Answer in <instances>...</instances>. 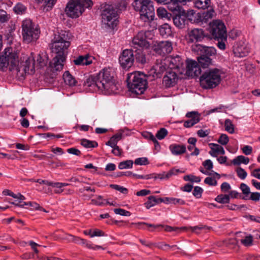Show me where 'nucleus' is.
Here are the masks:
<instances>
[{"mask_svg": "<svg viewBox=\"0 0 260 260\" xmlns=\"http://www.w3.org/2000/svg\"><path fill=\"white\" fill-rule=\"evenodd\" d=\"M0 68L4 71L8 68L11 71L16 70L18 76L24 77L34 73V58L25 55L19 59L18 51L12 47H7L0 55Z\"/></svg>", "mask_w": 260, "mask_h": 260, "instance_id": "obj_1", "label": "nucleus"}, {"mask_svg": "<svg viewBox=\"0 0 260 260\" xmlns=\"http://www.w3.org/2000/svg\"><path fill=\"white\" fill-rule=\"evenodd\" d=\"M84 86L91 91H99L105 94L114 93L117 90L110 69H104L95 76L89 77L85 81Z\"/></svg>", "mask_w": 260, "mask_h": 260, "instance_id": "obj_2", "label": "nucleus"}, {"mask_svg": "<svg viewBox=\"0 0 260 260\" xmlns=\"http://www.w3.org/2000/svg\"><path fill=\"white\" fill-rule=\"evenodd\" d=\"M126 81L129 90L136 94L143 93L146 89V77L139 73H131L128 75Z\"/></svg>", "mask_w": 260, "mask_h": 260, "instance_id": "obj_3", "label": "nucleus"}, {"mask_svg": "<svg viewBox=\"0 0 260 260\" xmlns=\"http://www.w3.org/2000/svg\"><path fill=\"white\" fill-rule=\"evenodd\" d=\"M22 28V38L25 43L34 42L39 39L40 34L39 26L30 19L26 18L23 21Z\"/></svg>", "mask_w": 260, "mask_h": 260, "instance_id": "obj_4", "label": "nucleus"}, {"mask_svg": "<svg viewBox=\"0 0 260 260\" xmlns=\"http://www.w3.org/2000/svg\"><path fill=\"white\" fill-rule=\"evenodd\" d=\"M200 84L204 89H211L216 87L221 80V72L217 69L207 70L200 77Z\"/></svg>", "mask_w": 260, "mask_h": 260, "instance_id": "obj_5", "label": "nucleus"}, {"mask_svg": "<svg viewBox=\"0 0 260 260\" xmlns=\"http://www.w3.org/2000/svg\"><path fill=\"white\" fill-rule=\"evenodd\" d=\"M91 0H70L66 6L65 12L70 16H80L86 8L91 7Z\"/></svg>", "mask_w": 260, "mask_h": 260, "instance_id": "obj_6", "label": "nucleus"}, {"mask_svg": "<svg viewBox=\"0 0 260 260\" xmlns=\"http://www.w3.org/2000/svg\"><path fill=\"white\" fill-rule=\"evenodd\" d=\"M127 6L125 0H119L113 5L103 4L101 6V16H118L126 10Z\"/></svg>", "mask_w": 260, "mask_h": 260, "instance_id": "obj_7", "label": "nucleus"}, {"mask_svg": "<svg viewBox=\"0 0 260 260\" xmlns=\"http://www.w3.org/2000/svg\"><path fill=\"white\" fill-rule=\"evenodd\" d=\"M66 31H61L58 35H55L52 43V51L58 56L66 57L67 49L70 45L69 41H67L68 35L66 36Z\"/></svg>", "mask_w": 260, "mask_h": 260, "instance_id": "obj_8", "label": "nucleus"}, {"mask_svg": "<svg viewBox=\"0 0 260 260\" xmlns=\"http://www.w3.org/2000/svg\"><path fill=\"white\" fill-rule=\"evenodd\" d=\"M153 36L151 31H141L133 38L132 45L137 49H147L150 46L149 40H151Z\"/></svg>", "mask_w": 260, "mask_h": 260, "instance_id": "obj_9", "label": "nucleus"}, {"mask_svg": "<svg viewBox=\"0 0 260 260\" xmlns=\"http://www.w3.org/2000/svg\"><path fill=\"white\" fill-rule=\"evenodd\" d=\"M158 3L168 4V9L172 12L173 16H191L194 12L193 10L187 12L178 3H181V0H155Z\"/></svg>", "mask_w": 260, "mask_h": 260, "instance_id": "obj_10", "label": "nucleus"}, {"mask_svg": "<svg viewBox=\"0 0 260 260\" xmlns=\"http://www.w3.org/2000/svg\"><path fill=\"white\" fill-rule=\"evenodd\" d=\"M133 6L140 16H154V8L151 0H135Z\"/></svg>", "mask_w": 260, "mask_h": 260, "instance_id": "obj_11", "label": "nucleus"}, {"mask_svg": "<svg viewBox=\"0 0 260 260\" xmlns=\"http://www.w3.org/2000/svg\"><path fill=\"white\" fill-rule=\"evenodd\" d=\"M208 31L214 39L225 38L226 27L222 21L220 20H213L208 23Z\"/></svg>", "mask_w": 260, "mask_h": 260, "instance_id": "obj_12", "label": "nucleus"}, {"mask_svg": "<svg viewBox=\"0 0 260 260\" xmlns=\"http://www.w3.org/2000/svg\"><path fill=\"white\" fill-rule=\"evenodd\" d=\"M120 66L123 69H129L134 61V55L132 50L125 49L123 51L119 58Z\"/></svg>", "mask_w": 260, "mask_h": 260, "instance_id": "obj_13", "label": "nucleus"}, {"mask_svg": "<svg viewBox=\"0 0 260 260\" xmlns=\"http://www.w3.org/2000/svg\"><path fill=\"white\" fill-rule=\"evenodd\" d=\"M166 59V62L168 64V68L170 69H178L180 71V73H182L184 69V65L183 60L179 55H176L175 57L168 56Z\"/></svg>", "mask_w": 260, "mask_h": 260, "instance_id": "obj_14", "label": "nucleus"}, {"mask_svg": "<svg viewBox=\"0 0 260 260\" xmlns=\"http://www.w3.org/2000/svg\"><path fill=\"white\" fill-rule=\"evenodd\" d=\"M153 50L157 53L165 55L170 53L172 49V44L169 41L156 42L153 46Z\"/></svg>", "mask_w": 260, "mask_h": 260, "instance_id": "obj_15", "label": "nucleus"}, {"mask_svg": "<svg viewBox=\"0 0 260 260\" xmlns=\"http://www.w3.org/2000/svg\"><path fill=\"white\" fill-rule=\"evenodd\" d=\"M186 68V74L188 76L193 77L197 76L200 72L198 64L194 60H187Z\"/></svg>", "mask_w": 260, "mask_h": 260, "instance_id": "obj_16", "label": "nucleus"}, {"mask_svg": "<svg viewBox=\"0 0 260 260\" xmlns=\"http://www.w3.org/2000/svg\"><path fill=\"white\" fill-rule=\"evenodd\" d=\"M178 80L176 73L173 71H169L165 75L163 78V84L167 87L174 86Z\"/></svg>", "mask_w": 260, "mask_h": 260, "instance_id": "obj_17", "label": "nucleus"}, {"mask_svg": "<svg viewBox=\"0 0 260 260\" xmlns=\"http://www.w3.org/2000/svg\"><path fill=\"white\" fill-rule=\"evenodd\" d=\"M101 23L103 28L110 30L117 26L118 20L116 17H102Z\"/></svg>", "mask_w": 260, "mask_h": 260, "instance_id": "obj_18", "label": "nucleus"}, {"mask_svg": "<svg viewBox=\"0 0 260 260\" xmlns=\"http://www.w3.org/2000/svg\"><path fill=\"white\" fill-rule=\"evenodd\" d=\"M94 59L93 56L86 54L85 55L78 56L74 59L73 62L77 66H88L92 63Z\"/></svg>", "mask_w": 260, "mask_h": 260, "instance_id": "obj_19", "label": "nucleus"}, {"mask_svg": "<svg viewBox=\"0 0 260 260\" xmlns=\"http://www.w3.org/2000/svg\"><path fill=\"white\" fill-rule=\"evenodd\" d=\"M186 116L190 119L184 121L183 125L185 127H190L200 121V115L198 112L194 111L188 112Z\"/></svg>", "mask_w": 260, "mask_h": 260, "instance_id": "obj_20", "label": "nucleus"}, {"mask_svg": "<svg viewBox=\"0 0 260 260\" xmlns=\"http://www.w3.org/2000/svg\"><path fill=\"white\" fill-rule=\"evenodd\" d=\"M66 57L56 55L53 59L51 67L53 71H60L62 70Z\"/></svg>", "mask_w": 260, "mask_h": 260, "instance_id": "obj_21", "label": "nucleus"}, {"mask_svg": "<svg viewBox=\"0 0 260 260\" xmlns=\"http://www.w3.org/2000/svg\"><path fill=\"white\" fill-rule=\"evenodd\" d=\"M249 49L243 44H238L234 46L233 52L235 56L243 57L246 56L249 52Z\"/></svg>", "mask_w": 260, "mask_h": 260, "instance_id": "obj_22", "label": "nucleus"}, {"mask_svg": "<svg viewBox=\"0 0 260 260\" xmlns=\"http://www.w3.org/2000/svg\"><path fill=\"white\" fill-rule=\"evenodd\" d=\"M203 31L201 29H193L188 33V40L189 42L200 41L203 38Z\"/></svg>", "mask_w": 260, "mask_h": 260, "instance_id": "obj_23", "label": "nucleus"}, {"mask_svg": "<svg viewBox=\"0 0 260 260\" xmlns=\"http://www.w3.org/2000/svg\"><path fill=\"white\" fill-rule=\"evenodd\" d=\"M209 146L211 148L209 154L211 156L217 157L218 154H224L225 151L221 146L215 143H210Z\"/></svg>", "mask_w": 260, "mask_h": 260, "instance_id": "obj_24", "label": "nucleus"}, {"mask_svg": "<svg viewBox=\"0 0 260 260\" xmlns=\"http://www.w3.org/2000/svg\"><path fill=\"white\" fill-rule=\"evenodd\" d=\"M28 56V55H27ZM29 56H32L34 60V69L36 68H41L46 66L47 64V60L46 57L42 56L40 54H38L35 57L31 54Z\"/></svg>", "mask_w": 260, "mask_h": 260, "instance_id": "obj_25", "label": "nucleus"}, {"mask_svg": "<svg viewBox=\"0 0 260 260\" xmlns=\"http://www.w3.org/2000/svg\"><path fill=\"white\" fill-rule=\"evenodd\" d=\"M168 19L170 20L171 17H167ZM174 25L179 28H182L188 24L189 21V18L188 17H172Z\"/></svg>", "mask_w": 260, "mask_h": 260, "instance_id": "obj_26", "label": "nucleus"}, {"mask_svg": "<svg viewBox=\"0 0 260 260\" xmlns=\"http://www.w3.org/2000/svg\"><path fill=\"white\" fill-rule=\"evenodd\" d=\"M169 149L172 153L175 155H178L184 153L186 151V147L184 145L172 144L170 146Z\"/></svg>", "mask_w": 260, "mask_h": 260, "instance_id": "obj_27", "label": "nucleus"}, {"mask_svg": "<svg viewBox=\"0 0 260 260\" xmlns=\"http://www.w3.org/2000/svg\"><path fill=\"white\" fill-rule=\"evenodd\" d=\"M200 65L203 68H206L212 64V59L208 56L202 55L198 57Z\"/></svg>", "mask_w": 260, "mask_h": 260, "instance_id": "obj_28", "label": "nucleus"}, {"mask_svg": "<svg viewBox=\"0 0 260 260\" xmlns=\"http://www.w3.org/2000/svg\"><path fill=\"white\" fill-rule=\"evenodd\" d=\"M160 34L164 38L172 36L173 31L171 27L167 23L162 25L159 28Z\"/></svg>", "mask_w": 260, "mask_h": 260, "instance_id": "obj_29", "label": "nucleus"}, {"mask_svg": "<svg viewBox=\"0 0 260 260\" xmlns=\"http://www.w3.org/2000/svg\"><path fill=\"white\" fill-rule=\"evenodd\" d=\"M189 21L203 27H205L209 23L208 17H190Z\"/></svg>", "mask_w": 260, "mask_h": 260, "instance_id": "obj_30", "label": "nucleus"}, {"mask_svg": "<svg viewBox=\"0 0 260 260\" xmlns=\"http://www.w3.org/2000/svg\"><path fill=\"white\" fill-rule=\"evenodd\" d=\"M168 64L166 58L164 60L161 61L160 62L156 64L154 66V69L156 74L157 75L161 74L166 71L167 68H168Z\"/></svg>", "mask_w": 260, "mask_h": 260, "instance_id": "obj_31", "label": "nucleus"}, {"mask_svg": "<svg viewBox=\"0 0 260 260\" xmlns=\"http://www.w3.org/2000/svg\"><path fill=\"white\" fill-rule=\"evenodd\" d=\"M63 79L64 83L70 86H75L77 83L75 78L70 73L69 71H66L63 75Z\"/></svg>", "mask_w": 260, "mask_h": 260, "instance_id": "obj_32", "label": "nucleus"}, {"mask_svg": "<svg viewBox=\"0 0 260 260\" xmlns=\"http://www.w3.org/2000/svg\"><path fill=\"white\" fill-rule=\"evenodd\" d=\"M122 132H119L117 134L113 136L106 144L110 147H115L119 141L122 139Z\"/></svg>", "mask_w": 260, "mask_h": 260, "instance_id": "obj_33", "label": "nucleus"}, {"mask_svg": "<svg viewBox=\"0 0 260 260\" xmlns=\"http://www.w3.org/2000/svg\"><path fill=\"white\" fill-rule=\"evenodd\" d=\"M182 172L179 169L173 168L170 170L168 172H163L161 174H158V178L159 179H168L173 175H176L179 173Z\"/></svg>", "mask_w": 260, "mask_h": 260, "instance_id": "obj_34", "label": "nucleus"}, {"mask_svg": "<svg viewBox=\"0 0 260 260\" xmlns=\"http://www.w3.org/2000/svg\"><path fill=\"white\" fill-rule=\"evenodd\" d=\"M143 49H138L136 50V60L144 64L146 63L147 59L145 53L142 51Z\"/></svg>", "mask_w": 260, "mask_h": 260, "instance_id": "obj_35", "label": "nucleus"}, {"mask_svg": "<svg viewBox=\"0 0 260 260\" xmlns=\"http://www.w3.org/2000/svg\"><path fill=\"white\" fill-rule=\"evenodd\" d=\"M159 203V198H156L155 196H151L148 198V200L145 203V206L147 209H150L151 207Z\"/></svg>", "mask_w": 260, "mask_h": 260, "instance_id": "obj_36", "label": "nucleus"}, {"mask_svg": "<svg viewBox=\"0 0 260 260\" xmlns=\"http://www.w3.org/2000/svg\"><path fill=\"white\" fill-rule=\"evenodd\" d=\"M249 161V159L248 157L243 155H239L233 160L232 163L234 165H239L241 164L247 165Z\"/></svg>", "mask_w": 260, "mask_h": 260, "instance_id": "obj_37", "label": "nucleus"}, {"mask_svg": "<svg viewBox=\"0 0 260 260\" xmlns=\"http://www.w3.org/2000/svg\"><path fill=\"white\" fill-rule=\"evenodd\" d=\"M139 21L144 23V26L150 25L152 28H156V24L153 21L154 17H139Z\"/></svg>", "mask_w": 260, "mask_h": 260, "instance_id": "obj_38", "label": "nucleus"}, {"mask_svg": "<svg viewBox=\"0 0 260 260\" xmlns=\"http://www.w3.org/2000/svg\"><path fill=\"white\" fill-rule=\"evenodd\" d=\"M134 163L132 160H126L121 161L118 164V169L120 170L131 169L133 168Z\"/></svg>", "mask_w": 260, "mask_h": 260, "instance_id": "obj_39", "label": "nucleus"}, {"mask_svg": "<svg viewBox=\"0 0 260 260\" xmlns=\"http://www.w3.org/2000/svg\"><path fill=\"white\" fill-rule=\"evenodd\" d=\"M81 144L87 148H94L98 146V143L95 141H89L86 139H82Z\"/></svg>", "mask_w": 260, "mask_h": 260, "instance_id": "obj_40", "label": "nucleus"}, {"mask_svg": "<svg viewBox=\"0 0 260 260\" xmlns=\"http://www.w3.org/2000/svg\"><path fill=\"white\" fill-rule=\"evenodd\" d=\"M26 8L22 4H17L14 8V11L17 15H23L25 14Z\"/></svg>", "mask_w": 260, "mask_h": 260, "instance_id": "obj_41", "label": "nucleus"}, {"mask_svg": "<svg viewBox=\"0 0 260 260\" xmlns=\"http://www.w3.org/2000/svg\"><path fill=\"white\" fill-rule=\"evenodd\" d=\"M242 193L244 195V199L248 200L251 193L250 188L245 183H241L240 187Z\"/></svg>", "mask_w": 260, "mask_h": 260, "instance_id": "obj_42", "label": "nucleus"}, {"mask_svg": "<svg viewBox=\"0 0 260 260\" xmlns=\"http://www.w3.org/2000/svg\"><path fill=\"white\" fill-rule=\"evenodd\" d=\"M215 200L216 202L221 204L229 203L230 202L229 195L221 194L217 196Z\"/></svg>", "mask_w": 260, "mask_h": 260, "instance_id": "obj_43", "label": "nucleus"}, {"mask_svg": "<svg viewBox=\"0 0 260 260\" xmlns=\"http://www.w3.org/2000/svg\"><path fill=\"white\" fill-rule=\"evenodd\" d=\"M225 129L228 132L233 134L234 133V126L231 120L227 119L224 122Z\"/></svg>", "mask_w": 260, "mask_h": 260, "instance_id": "obj_44", "label": "nucleus"}, {"mask_svg": "<svg viewBox=\"0 0 260 260\" xmlns=\"http://www.w3.org/2000/svg\"><path fill=\"white\" fill-rule=\"evenodd\" d=\"M253 241V237L251 235L245 236L244 238L240 240L241 243L245 246H249L251 245Z\"/></svg>", "mask_w": 260, "mask_h": 260, "instance_id": "obj_45", "label": "nucleus"}, {"mask_svg": "<svg viewBox=\"0 0 260 260\" xmlns=\"http://www.w3.org/2000/svg\"><path fill=\"white\" fill-rule=\"evenodd\" d=\"M136 165H147L149 164L148 158L146 157L137 158L134 162Z\"/></svg>", "mask_w": 260, "mask_h": 260, "instance_id": "obj_46", "label": "nucleus"}, {"mask_svg": "<svg viewBox=\"0 0 260 260\" xmlns=\"http://www.w3.org/2000/svg\"><path fill=\"white\" fill-rule=\"evenodd\" d=\"M183 178L186 181H191L192 182H194L197 183L200 182L201 181L200 177L194 176L193 175H188L184 176Z\"/></svg>", "mask_w": 260, "mask_h": 260, "instance_id": "obj_47", "label": "nucleus"}, {"mask_svg": "<svg viewBox=\"0 0 260 260\" xmlns=\"http://www.w3.org/2000/svg\"><path fill=\"white\" fill-rule=\"evenodd\" d=\"M56 0H45L44 2V6L43 11H48L51 9L52 7L56 3Z\"/></svg>", "mask_w": 260, "mask_h": 260, "instance_id": "obj_48", "label": "nucleus"}, {"mask_svg": "<svg viewBox=\"0 0 260 260\" xmlns=\"http://www.w3.org/2000/svg\"><path fill=\"white\" fill-rule=\"evenodd\" d=\"M216 40L218 41V42L217 43V46L218 47L222 50H224L225 49V43L227 41V35L225 36V40L224 38H218Z\"/></svg>", "mask_w": 260, "mask_h": 260, "instance_id": "obj_49", "label": "nucleus"}, {"mask_svg": "<svg viewBox=\"0 0 260 260\" xmlns=\"http://www.w3.org/2000/svg\"><path fill=\"white\" fill-rule=\"evenodd\" d=\"M168 131L165 128H160L156 133V137L158 140H162L167 135Z\"/></svg>", "mask_w": 260, "mask_h": 260, "instance_id": "obj_50", "label": "nucleus"}, {"mask_svg": "<svg viewBox=\"0 0 260 260\" xmlns=\"http://www.w3.org/2000/svg\"><path fill=\"white\" fill-rule=\"evenodd\" d=\"M204 51L206 54L205 55L208 56H212L216 54V50L215 48L212 47H204Z\"/></svg>", "mask_w": 260, "mask_h": 260, "instance_id": "obj_51", "label": "nucleus"}, {"mask_svg": "<svg viewBox=\"0 0 260 260\" xmlns=\"http://www.w3.org/2000/svg\"><path fill=\"white\" fill-rule=\"evenodd\" d=\"M217 141L221 145H225L228 143L229 139L226 134H222L220 136Z\"/></svg>", "mask_w": 260, "mask_h": 260, "instance_id": "obj_52", "label": "nucleus"}, {"mask_svg": "<svg viewBox=\"0 0 260 260\" xmlns=\"http://www.w3.org/2000/svg\"><path fill=\"white\" fill-rule=\"evenodd\" d=\"M114 212L116 214L125 216H129L131 214L129 211L121 208L114 209Z\"/></svg>", "mask_w": 260, "mask_h": 260, "instance_id": "obj_53", "label": "nucleus"}, {"mask_svg": "<svg viewBox=\"0 0 260 260\" xmlns=\"http://www.w3.org/2000/svg\"><path fill=\"white\" fill-rule=\"evenodd\" d=\"M203 189L200 186H196L192 192L193 195L197 199H199L202 197Z\"/></svg>", "mask_w": 260, "mask_h": 260, "instance_id": "obj_54", "label": "nucleus"}, {"mask_svg": "<svg viewBox=\"0 0 260 260\" xmlns=\"http://www.w3.org/2000/svg\"><path fill=\"white\" fill-rule=\"evenodd\" d=\"M110 187L116 190L120 191V192H121L122 193H124V194H126L128 192V190L126 188H125L123 186H120L118 185L111 184V185H110Z\"/></svg>", "mask_w": 260, "mask_h": 260, "instance_id": "obj_55", "label": "nucleus"}, {"mask_svg": "<svg viewBox=\"0 0 260 260\" xmlns=\"http://www.w3.org/2000/svg\"><path fill=\"white\" fill-rule=\"evenodd\" d=\"M93 204L99 205V206H105L106 205L105 201L103 200V197L101 196H98L96 199H93L91 200Z\"/></svg>", "mask_w": 260, "mask_h": 260, "instance_id": "obj_56", "label": "nucleus"}, {"mask_svg": "<svg viewBox=\"0 0 260 260\" xmlns=\"http://www.w3.org/2000/svg\"><path fill=\"white\" fill-rule=\"evenodd\" d=\"M205 183L211 186H216L217 184L216 179L212 177H207L204 180Z\"/></svg>", "mask_w": 260, "mask_h": 260, "instance_id": "obj_57", "label": "nucleus"}, {"mask_svg": "<svg viewBox=\"0 0 260 260\" xmlns=\"http://www.w3.org/2000/svg\"><path fill=\"white\" fill-rule=\"evenodd\" d=\"M238 176L241 179H244L247 176V173L241 168H238L237 169Z\"/></svg>", "mask_w": 260, "mask_h": 260, "instance_id": "obj_58", "label": "nucleus"}, {"mask_svg": "<svg viewBox=\"0 0 260 260\" xmlns=\"http://www.w3.org/2000/svg\"><path fill=\"white\" fill-rule=\"evenodd\" d=\"M70 184L67 183H61V182H53V183H50L49 186H51L53 187L54 188H62L64 186H67L69 185Z\"/></svg>", "mask_w": 260, "mask_h": 260, "instance_id": "obj_59", "label": "nucleus"}, {"mask_svg": "<svg viewBox=\"0 0 260 260\" xmlns=\"http://www.w3.org/2000/svg\"><path fill=\"white\" fill-rule=\"evenodd\" d=\"M200 171L205 174V175H213L214 177L216 176V177L218 179L220 178V175L216 173V172H215L213 171H212L211 172H210L209 171H208L207 170H204L203 169H201L200 170Z\"/></svg>", "mask_w": 260, "mask_h": 260, "instance_id": "obj_60", "label": "nucleus"}, {"mask_svg": "<svg viewBox=\"0 0 260 260\" xmlns=\"http://www.w3.org/2000/svg\"><path fill=\"white\" fill-rule=\"evenodd\" d=\"M25 206H28L30 207V210H37L40 207V205L35 202H28L24 203Z\"/></svg>", "mask_w": 260, "mask_h": 260, "instance_id": "obj_61", "label": "nucleus"}, {"mask_svg": "<svg viewBox=\"0 0 260 260\" xmlns=\"http://www.w3.org/2000/svg\"><path fill=\"white\" fill-rule=\"evenodd\" d=\"M231 187L230 184L228 182H224L221 185V189L224 192H228L231 189Z\"/></svg>", "mask_w": 260, "mask_h": 260, "instance_id": "obj_62", "label": "nucleus"}, {"mask_svg": "<svg viewBox=\"0 0 260 260\" xmlns=\"http://www.w3.org/2000/svg\"><path fill=\"white\" fill-rule=\"evenodd\" d=\"M203 166L208 171H210L213 167V163L210 159L206 160L203 162Z\"/></svg>", "mask_w": 260, "mask_h": 260, "instance_id": "obj_63", "label": "nucleus"}, {"mask_svg": "<svg viewBox=\"0 0 260 260\" xmlns=\"http://www.w3.org/2000/svg\"><path fill=\"white\" fill-rule=\"evenodd\" d=\"M157 16H168L167 10L162 8L159 7L157 9Z\"/></svg>", "mask_w": 260, "mask_h": 260, "instance_id": "obj_64", "label": "nucleus"}]
</instances>
